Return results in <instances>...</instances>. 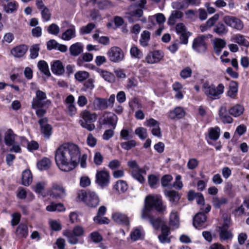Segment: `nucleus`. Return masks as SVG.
<instances>
[{
	"mask_svg": "<svg viewBox=\"0 0 249 249\" xmlns=\"http://www.w3.org/2000/svg\"><path fill=\"white\" fill-rule=\"evenodd\" d=\"M87 155L80 157L79 147L72 143H65L59 146L55 152V161L62 171L69 172L74 169L80 162V166H87Z\"/></svg>",
	"mask_w": 249,
	"mask_h": 249,
	"instance_id": "f257e3e1",
	"label": "nucleus"
},
{
	"mask_svg": "<svg viewBox=\"0 0 249 249\" xmlns=\"http://www.w3.org/2000/svg\"><path fill=\"white\" fill-rule=\"evenodd\" d=\"M160 213H163L165 211L166 207L162 205L161 197L160 196H149L145 198V207L142 213V218L143 219H148L155 230H158L162 225H166L164 221L160 218L154 217L150 213V211L153 208Z\"/></svg>",
	"mask_w": 249,
	"mask_h": 249,
	"instance_id": "f03ea898",
	"label": "nucleus"
},
{
	"mask_svg": "<svg viewBox=\"0 0 249 249\" xmlns=\"http://www.w3.org/2000/svg\"><path fill=\"white\" fill-rule=\"evenodd\" d=\"M146 3V0H141L129 7L128 11L125 13V18L129 22L133 23L139 21L142 23L146 22V18L143 17L142 10Z\"/></svg>",
	"mask_w": 249,
	"mask_h": 249,
	"instance_id": "7ed1b4c3",
	"label": "nucleus"
},
{
	"mask_svg": "<svg viewBox=\"0 0 249 249\" xmlns=\"http://www.w3.org/2000/svg\"><path fill=\"white\" fill-rule=\"evenodd\" d=\"M224 86L220 83L217 87L213 84L205 82L202 85V90L205 94L212 100H216L220 98L224 93Z\"/></svg>",
	"mask_w": 249,
	"mask_h": 249,
	"instance_id": "20e7f679",
	"label": "nucleus"
},
{
	"mask_svg": "<svg viewBox=\"0 0 249 249\" xmlns=\"http://www.w3.org/2000/svg\"><path fill=\"white\" fill-rule=\"evenodd\" d=\"M77 197L90 207H96L99 203V198L93 192L81 191L78 193Z\"/></svg>",
	"mask_w": 249,
	"mask_h": 249,
	"instance_id": "39448f33",
	"label": "nucleus"
},
{
	"mask_svg": "<svg viewBox=\"0 0 249 249\" xmlns=\"http://www.w3.org/2000/svg\"><path fill=\"white\" fill-rule=\"evenodd\" d=\"M80 115L83 119L79 121L81 126L89 131L94 130L95 126L92 123L96 120L97 114L95 113H91L89 111L85 110L81 112Z\"/></svg>",
	"mask_w": 249,
	"mask_h": 249,
	"instance_id": "423d86ee",
	"label": "nucleus"
},
{
	"mask_svg": "<svg viewBox=\"0 0 249 249\" xmlns=\"http://www.w3.org/2000/svg\"><path fill=\"white\" fill-rule=\"evenodd\" d=\"M212 37V35L211 34L197 36L193 40L192 49L197 53H204L207 49V44L205 41Z\"/></svg>",
	"mask_w": 249,
	"mask_h": 249,
	"instance_id": "0eeeda50",
	"label": "nucleus"
},
{
	"mask_svg": "<svg viewBox=\"0 0 249 249\" xmlns=\"http://www.w3.org/2000/svg\"><path fill=\"white\" fill-rule=\"evenodd\" d=\"M47 196L53 199H62L66 196V192L63 186L56 183H53L47 192Z\"/></svg>",
	"mask_w": 249,
	"mask_h": 249,
	"instance_id": "6e6552de",
	"label": "nucleus"
},
{
	"mask_svg": "<svg viewBox=\"0 0 249 249\" xmlns=\"http://www.w3.org/2000/svg\"><path fill=\"white\" fill-rule=\"evenodd\" d=\"M211 209V207L209 204H207L205 208H200V212L196 213L194 217L193 225L196 228L198 229L202 228L207 219L205 213H208Z\"/></svg>",
	"mask_w": 249,
	"mask_h": 249,
	"instance_id": "1a4fd4ad",
	"label": "nucleus"
},
{
	"mask_svg": "<svg viewBox=\"0 0 249 249\" xmlns=\"http://www.w3.org/2000/svg\"><path fill=\"white\" fill-rule=\"evenodd\" d=\"M109 60L114 63H118L124 59V53L123 50L119 47H111L107 53Z\"/></svg>",
	"mask_w": 249,
	"mask_h": 249,
	"instance_id": "9d476101",
	"label": "nucleus"
},
{
	"mask_svg": "<svg viewBox=\"0 0 249 249\" xmlns=\"http://www.w3.org/2000/svg\"><path fill=\"white\" fill-rule=\"evenodd\" d=\"M46 93L40 90H37L36 92V96L32 102V107H46L49 106L51 104V100L46 99Z\"/></svg>",
	"mask_w": 249,
	"mask_h": 249,
	"instance_id": "9b49d317",
	"label": "nucleus"
},
{
	"mask_svg": "<svg viewBox=\"0 0 249 249\" xmlns=\"http://www.w3.org/2000/svg\"><path fill=\"white\" fill-rule=\"evenodd\" d=\"M118 118L113 113L104 112L102 117L99 119V122L102 124H109L115 128L117 123Z\"/></svg>",
	"mask_w": 249,
	"mask_h": 249,
	"instance_id": "f8f14e48",
	"label": "nucleus"
},
{
	"mask_svg": "<svg viewBox=\"0 0 249 249\" xmlns=\"http://www.w3.org/2000/svg\"><path fill=\"white\" fill-rule=\"evenodd\" d=\"M223 20L227 25L237 30H241L244 27L243 22L235 17L225 16Z\"/></svg>",
	"mask_w": 249,
	"mask_h": 249,
	"instance_id": "ddd939ff",
	"label": "nucleus"
},
{
	"mask_svg": "<svg viewBox=\"0 0 249 249\" xmlns=\"http://www.w3.org/2000/svg\"><path fill=\"white\" fill-rule=\"evenodd\" d=\"M96 183L102 187L108 185L109 182V174L104 170L97 171L96 174Z\"/></svg>",
	"mask_w": 249,
	"mask_h": 249,
	"instance_id": "4468645a",
	"label": "nucleus"
},
{
	"mask_svg": "<svg viewBox=\"0 0 249 249\" xmlns=\"http://www.w3.org/2000/svg\"><path fill=\"white\" fill-rule=\"evenodd\" d=\"M163 53L162 52L157 50L150 52L145 58V61L148 64H154L160 62L163 58Z\"/></svg>",
	"mask_w": 249,
	"mask_h": 249,
	"instance_id": "2eb2a0df",
	"label": "nucleus"
},
{
	"mask_svg": "<svg viewBox=\"0 0 249 249\" xmlns=\"http://www.w3.org/2000/svg\"><path fill=\"white\" fill-rule=\"evenodd\" d=\"M112 218L116 223L124 226H129L130 222L128 217L121 212H115L112 214Z\"/></svg>",
	"mask_w": 249,
	"mask_h": 249,
	"instance_id": "dca6fc26",
	"label": "nucleus"
},
{
	"mask_svg": "<svg viewBox=\"0 0 249 249\" xmlns=\"http://www.w3.org/2000/svg\"><path fill=\"white\" fill-rule=\"evenodd\" d=\"M66 105L67 111L69 115L71 116H74L77 111V109L74 105V98L73 95H69L64 101Z\"/></svg>",
	"mask_w": 249,
	"mask_h": 249,
	"instance_id": "f3484780",
	"label": "nucleus"
},
{
	"mask_svg": "<svg viewBox=\"0 0 249 249\" xmlns=\"http://www.w3.org/2000/svg\"><path fill=\"white\" fill-rule=\"evenodd\" d=\"M48 119L47 118H43L39 121V124L41 126V132L44 137L49 138L52 134V127L51 125L48 124Z\"/></svg>",
	"mask_w": 249,
	"mask_h": 249,
	"instance_id": "a211bd4d",
	"label": "nucleus"
},
{
	"mask_svg": "<svg viewBox=\"0 0 249 249\" xmlns=\"http://www.w3.org/2000/svg\"><path fill=\"white\" fill-rule=\"evenodd\" d=\"M170 233V229L167 225H162L161 233L158 236L159 239L161 243H170V238L168 237Z\"/></svg>",
	"mask_w": 249,
	"mask_h": 249,
	"instance_id": "6ab92c4d",
	"label": "nucleus"
},
{
	"mask_svg": "<svg viewBox=\"0 0 249 249\" xmlns=\"http://www.w3.org/2000/svg\"><path fill=\"white\" fill-rule=\"evenodd\" d=\"M219 116L224 124H231L232 122V118L228 114L227 110L225 106H221L219 110Z\"/></svg>",
	"mask_w": 249,
	"mask_h": 249,
	"instance_id": "aec40b11",
	"label": "nucleus"
},
{
	"mask_svg": "<svg viewBox=\"0 0 249 249\" xmlns=\"http://www.w3.org/2000/svg\"><path fill=\"white\" fill-rule=\"evenodd\" d=\"M51 70L54 74L57 75H61L65 71L64 67L60 60H56L52 64Z\"/></svg>",
	"mask_w": 249,
	"mask_h": 249,
	"instance_id": "412c9836",
	"label": "nucleus"
},
{
	"mask_svg": "<svg viewBox=\"0 0 249 249\" xmlns=\"http://www.w3.org/2000/svg\"><path fill=\"white\" fill-rule=\"evenodd\" d=\"M164 194L169 198L170 202L174 205H176L180 198L179 193L174 190H165Z\"/></svg>",
	"mask_w": 249,
	"mask_h": 249,
	"instance_id": "4be33fe9",
	"label": "nucleus"
},
{
	"mask_svg": "<svg viewBox=\"0 0 249 249\" xmlns=\"http://www.w3.org/2000/svg\"><path fill=\"white\" fill-rule=\"evenodd\" d=\"M28 50L27 46L24 45L17 46L11 50V53L15 57L23 56Z\"/></svg>",
	"mask_w": 249,
	"mask_h": 249,
	"instance_id": "5701e85b",
	"label": "nucleus"
},
{
	"mask_svg": "<svg viewBox=\"0 0 249 249\" xmlns=\"http://www.w3.org/2000/svg\"><path fill=\"white\" fill-rule=\"evenodd\" d=\"M83 45L80 42L72 44L69 48L70 54L73 56L79 55L83 51Z\"/></svg>",
	"mask_w": 249,
	"mask_h": 249,
	"instance_id": "b1692460",
	"label": "nucleus"
},
{
	"mask_svg": "<svg viewBox=\"0 0 249 249\" xmlns=\"http://www.w3.org/2000/svg\"><path fill=\"white\" fill-rule=\"evenodd\" d=\"M226 45V41L221 38H217L213 40V49L215 53L219 55L221 50Z\"/></svg>",
	"mask_w": 249,
	"mask_h": 249,
	"instance_id": "393cba45",
	"label": "nucleus"
},
{
	"mask_svg": "<svg viewBox=\"0 0 249 249\" xmlns=\"http://www.w3.org/2000/svg\"><path fill=\"white\" fill-rule=\"evenodd\" d=\"M70 28L67 29L61 36V38L64 40H70L76 36V30L75 26L73 25H70Z\"/></svg>",
	"mask_w": 249,
	"mask_h": 249,
	"instance_id": "a878e982",
	"label": "nucleus"
},
{
	"mask_svg": "<svg viewBox=\"0 0 249 249\" xmlns=\"http://www.w3.org/2000/svg\"><path fill=\"white\" fill-rule=\"evenodd\" d=\"M185 115V111L182 107H177L174 110L170 112L169 117L171 119L176 118L180 119L184 117Z\"/></svg>",
	"mask_w": 249,
	"mask_h": 249,
	"instance_id": "bb28decb",
	"label": "nucleus"
},
{
	"mask_svg": "<svg viewBox=\"0 0 249 249\" xmlns=\"http://www.w3.org/2000/svg\"><path fill=\"white\" fill-rule=\"evenodd\" d=\"M232 40L240 45L244 46L246 47L249 46V41L242 35L237 34L234 35L232 37Z\"/></svg>",
	"mask_w": 249,
	"mask_h": 249,
	"instance_id": "cd10ccee",
	"label": "nucleus"
},
{
	"mask_svg": "<svg viewBox=\"0 0 249 249\" xmlns=\"http://www.w3.org/2000/svg\"><path fill=\"white\" fill-rule=\"evenodd\" d=\"M220 129L218 126L210 128L208 130V136L210 139L216 141L220 135Z\"/></svg>",
	"mask_w": 249,
	"mask_h": 249,
	"instance_id": "c85d7f7f",
	"label": "nucleus"
},
{
	"mask_svg": "<svg viewBox=\"0 0 249 249\" xmlns=\"http://www.w3.org/2000/svg\"><path fill=\"white\" fill-rule=\"evenodd\" d=\"M150 33L146 30L143 31L141 35L140 43L142 47H146L149 44L150 39Z\"/></svg>",
	"mask_w": 249,
	"mask_h": 249,
	"instance_id": "c756f323",
	"label": "nucleus"
},
{
	"mask_svg": "<svg viewBox=\"0 0 249 249\" xmlns=\"http://www.w3.org/2000/svg\"><path fill=\"white\" fill-rule=\"evenodd\" d=\"M18 7V3L16 1L9 2L3 5V9L7 13H13L16 12Z\"/></svg>",
	"mask_w": 249,
	"mask_h": 249,
	"instance_id": "7c9ffc66",
	"label": "nucleus"
},
{
	"mask_svg": "<svg viewBox=\"0 0 249 249\" xmlns=\"http://www.w3.org/2000/svg\"><path fill=\"white\" fill-rule=\"evenodd\" d=\"M51 162L49 159L44 158L37 163V168L41 171L46 170L50 168Z\"/></svg>",
	"mask_w": 249,
	"mask_h": 249,
	"instance_id": "2f4dec72",
	"label": "nucleus"
},
{
	"mask_svg": "<svg viewBox=\"0 0 249 249\" xmlns=\"http://www.w3.org/2000/svg\"><path fill=\"white\" fill-rule=\"evenodd\" d=\"M15 134L11 129L8 130L4 135L5 143L7 146L12 145L15 142Z\"/></svg>",
	"mask_w": 249,
	"mask_h": 249,
	"instance_id": "473e14b6",
	"label": "nucleus"
},
{
	"mask_svg": "<svg viewBox=\"0 0 249 249\" xmlns=\"http://www.w3.org/2000/svg\"><path fill=\"white\" fill-rule=\"evenodd\" d=\"M182 16V12L178 10L173 11L168 18V24L170 25H174L176 21V19L180 18Z\"/></svg>",
	"mask_w": 249,
	"mask_h": 249,
	"instance_id": "72a5a7b5",
	"label": "nucleus"
},
{
	"mask_svg": "<svg viewBox=\"0 0 249 249\" xmlns=\"http://www.w3.org/2000/svg\"><path fill=\"white\" fill-rule=\"evenodd\" d=\"M149 20L153 24H154V21L156 20L158 24H159L160 25H161L165 22L166 18L163 14L158 13L153 16L149 17Z\"/></svg>",
	"mask_w": 249,
	"mask_h": 249,
	"instance_id": "f704fd0d",
	"label": "nucleus"
},
{
	"mask_svg": "<svg viewBox=\"0 0 249 249\" xmlns=\"http://www.w3.org/2000/svg\"><path fill=\"white\" fill-rule=\"evenodd\" d=\"M213 32L219 36H222L227 34L228 29L224 23L218 22L214 26Z\"/></svg>",
	"mask_w": 249,
	"mask_h": 249,
	"instance_id": "c9c22d12",
	"label": "nucleus"
},
{
	"mask_svg": "<svg viewBox=\"0 0 249 249\" xmlns=\"http://www.w3.org/2000/svg\"><path fill=\"white\" fill-rule=\"evenodd\" d=\"M37 67L39 70L45 75L48 77L51 76V74L49 69L48 64L44 60H40L38 62Z\"/></svg>",
	"mask_w": 249,
	"mask_h": 249,
	"instance_id": "e433bc0d",
	"label": "nucleus"
},
{
	"mask_svg": "<svg viewBox=\"0 0 249 249\" xmlns=\"http://www.w3.org/2000/svg\"><path fill=\"white\" fill-rule=\"evenodd\" d=\"M244 108L242 106L236 105L231 107L229 112L234 117H238L241 115L244 112Z\"/></svg>",
	"mask_w": 249,
	"mask_h": 249,
	"instance_id": "4c0bfd02",
	"label": "nucleus"
},
{
	"mask_svg": "<svg viewBox=\"0 0 249 249\" xmlns=\"http://www.w3.org/2000/svg\"><path fill=\"white\" fill-rule=\"evenodd\" d=\"M212 203L215 208L219 209L221 206L228 203V199L227 198L224 197L219 198L215 196L213 198Z\"/></svg>",
	"mask_w": 249,
	"mask_h": 249,
	"instance_id": "58836bf2",
	"label": "nucleus"
},
{
	"mask_svg": "<svg viewBox=\"0 0 249 249\" xmlns=\"http://www.w3.org/2000/svg\"><path fill=\"white\" fill-rule=\"evenodd\" d=\"M238 91V84L236 82L232 81L230 83L229 90L227 92L228 95L232 98H234Z\"/></svg>",
	"mask_w": 249,
	"mask_h": 249,
	"instance_id": "ea45409f",
	"label": "nucleus"
},
{
	"mask_svg": "<svg viewBox=\"0 0 249 249\" xmlns=\"http://www.w3.org/2000/svg\"><path fill=\"white\" fill-rule=\"evenodd\" d=\"M113 188L119 193L125 192L128 188L126 182L122 180L117 181Z\"/></svg>",
	"mask_w": 249,
	"mask_h": 249,
	"instance_id": "a19ab883",
	"label": "nucleus"
},
{
	"mask_svg": "<svg viewBox=\"0 0 249 249\" xmlns=\"http://www.w3.org/2000/svg\"><path fill=\"white\" fill-rule=\"evenodd\" d=\"M143 173L146 174V172L142 168L136 170H132V171L133 177L141 183H143L144 181V178L142 176V174Z\"/></svg>",
	"mask_w": 249,
	"mask_h": 249,
	"instance_id": "79ce46f5",
	"label": "nucleus"
},
{
	"mask_svg": "<svg viewBox=\"0 0 249 249\" xmlns=\"http://www.w3.org/2000/svg\"><path fill=\"white\" fill-rule=\"evenodd\" d=\"M170 224L175 228H178L179 225V217L175 211H172L170 216Z\"/></svg>",
	"mask_w": 249,
	"mask_h": 249,
	"instance_id": "37998d69",
	"label": "nucleus"
},
{
	"mask_svg": "<svg viewBox=\"0 0 249 249\" xmlns=\"http://www.w3.org/2000/svg\"><path fill=\"white\" fill-rule=\"evenodd\" d=\"M143 235V232L141 228H137L134 229L130 233V238L133 241L140 239Z\"/></svg>",
	"mask_w": 249,
	"mask_h": 249,
	"instance_id": "c03bdc74",
	"label": "nucleus"
},
{
	"mask_svg": "<svg viewBox=\"0 0 249 249\" xmlns=\"http://www.w3.org/2000/svg\"><path fill=\"white\" fill-rule=\"evenodd\" d=\"M98 72L100 73L102 77L107 81L109 83H112L115 81V76L114 74L106 71L100 70Z\"/></svg>",
	"mask_w": 249,
	"mask_h": 249,
	"instance_id": "a18cd8bd",
	"label": "nucleus"
},
{
	"mask_svg": "<svg viewBox=\"0 0 249 249\" xmlns=\"http://www.w3.org/2000/svg\"><path fill=\"white\" fill-rule=\"evenodd\" d=\"M31 173L29 169L23 171L22 174V184L24 186H28L30 183Z\"/></svg>",
	"mask_w": 249,
	"mask_h": 249,
	"instance_id": "49530a36",
	"label": "nucleus"
},
{
	"mask_svg": "<svg viewBox=\"0 0 249 249\" xmlns=\"http://www.w3.org/2000/svg\"><path fill=\"white\" fill-rule=\"evenodd\" d=\"M28 233V229L26 225L21 224L17 228L16 234L19 237H25Z\"/></svg>",
	"mask_w": 249,
	"mask_h": 249,
	"instance_id": "de8ad7c7",
	"label": "nucleus"
},
{
	"mask_svg": "<svg viewBox=\"0 0 249 249\" xmlns=\"http://www.w3.org/2000/svg\"><path fill=\"white\" fill-rule=\"evenodd\" d=\"M95 27V24L93 23H89L87 25L81 27L79 29L80 34L81 35L89 34Z\"/></svg>",
	"mask_w": 249,
	"mask_h": 249,
	"instance_id": "09e8293b",
	"label": "nucleus"
},
{
	"mask_svg": "<svg viewBox=\"0 0 249 249\" xmlns=\"http://www.w3.org/2000/svg\"><path fill=\"white\" fill-rule=\"evenodd\" d=\"M96 105L97 108L100 110H105L109 107L107 100L106 98H97L96 99Z\"/></svg>",
	"mask_w": 249,
	"mask_h": 249,
	"instance_id": "8fccbe9b",
	"label": "nucleus"
},
{
	"mask_svg": "<svg viewBox=\"0 0 249 249\" xmlns=\"http://www.w3.org/2000/svg\"><path fill=\"white\" fill-rule=\"evenodd\" d=\"M64 235L68 239V242L70 244L75 245L78 243V239L77 236H74L70 231H66L64 232Z\"/></svg>",
	"mask_w": 249,
	"mask_h": 249,
	"instance_id": "3c124183",
	"label": "nucleus"
},
{
	"mask_svg": "<svg viewBox=\"0 0 249 249\" xmlns=\"http://www.w3.org/2000/svg\"><path fill=\"white\" fill-rule=\"evenodd\" d=\"M47 184V182L46 181H39L35 186L34 190L36 193L39 195H42L43 191L44 190Z\"/></svg>",
	"mask_w": 249,
	"mask_h": 249,
	"instance_id": "603ef678",
	"label": "nucleus"
},
{
	"mask_svg": "<svg viewBox=\"0 0 249 249\" xmlns=\"http://www.w3.org/2000/svg\"><path fill=\"white\" fill-rule=\"evenodd\" d=\"M93 59V55L89 53L83 54L82 58H78L77 60V65L81 66L83 62H90Z\"/></svg>",
	"mask_w": 249,
	"mask_h": 249,
	"instance_id": "864d4df0",
	"label": "nucleus"
},
{
	"mask_svg": "<svg viewBox=\"0 0 249 249\" xmlns=\"http://www.w3.org/2000/svg\"><path fill=\"white\" fill-rule=\"evenodd\" d=\"M64 209V206L61 203H52L46 207V210L49 212L62 211Z\"/></svg>",
	"mask_w": 249,
	"mask_h": 249,
	"instance_id": "5fc2aeb1",
	"label": "nucleus"
},
{
	"mask_svg": "<svg viewBox=\"0 0 249 249\" xmlns=\"http://www.w3.org/2000/svg\"><path fill=\"white\" fill-rule=\"evenodd\" d=\"M200 3V0H183L182 4L179 7L178 9H183L188 7L189 5L197 6Z\"/></svg>",
	"mask_w": 249,
	"mask_h": 249,
	"instance_id": "6e6d98bb",
	"label": "nucleus"
},
{
	"mask_svg": "<svg viewBox=\"0 0 249 249\" xmlns=\"http://www.w3.org/2000/svg\"><path fill=\"white\" fill-rule=\"evenodd\" d=\"M130 53L132 57L138 59L141 58L143 55L142 52L135 46L131 48Z\"/></svg>",
	"mask_w": 249,
	"mask_h": 249,
	"instance_id": "4d7b16f0",
	"label": "nucleus"
},
{
	"mask_svg": "<svg viewBox=\"0 0 249 249\" xmlns=\"http://www.w3.org/2000/svg\"><path fill=\"white\" fill-rule=\"evenodd\" d=\"M74 76L77 80L82 82L89 77V73L86 71H79L75 74Z\"/></svg>",
	"mask_w": 249,
	"mask_h": 249,
	"instance_id": "13d9d810",
	"label": "nucleus"
},
{
	"mask_svg": "<svg viewBox=\"0 0 249 249\" xmlns=\"http://www.w3.org/2000/svg\"><path fill=\"white\" fill-rule=\"evenodd\" d=\"M135 134L142 140H144L147 136V130L142 127L137 128L135 130Z\"/></svg>",
	"mask_w": 249,
	"mask_h": 249,
	"instance_id": "bf43d9fd",
	"label": "nucleus"
},
{
	"mask_svg": "<svg viewBox=\"0 0 249 249\" xmlns=\"http://www.w3.org/2000/svg\"><path fill=\"white\" fill-rule=\"evenodd\" d=\"M47 31L50 34L57 35L59 33L60 28L56 24L52 23L48 26Z\"/></svg>",
	"mask_w": 249,
	"mask_h": 249,
	"instance_id": "052dcab7",
	"label": "nucleus"
},
{
	"mask_svg": "<svg viewBox=\"0 0 249 249\" xmlns=\"http://www.w3.org/2000/svg\"><path fill=\"white\" fill-rule=\"evenodd\" d=\"M136 145V142L134 140H130L126 142H122L121 146L122 148L129 150Z\"/></svg>",
	"mask_w": 249,
	"mask_h": 249,
	"instance_id": "680f3d73",
	"label": "nucleus"
},
{
	"mask_svg": "<svg viewBox=\"0 0 249 249\" xmlns=\"http://www.w3.org/2000/svg\"><path fill=\"white\" fill-rule=\"evenodd\" d=\"M192 73V71L191 69L187 67L184 69H182L180 72V76L184 79L188 78L191 76Z\"/></svg>",
	"mask_w": 249,
	"mask_h": 249,
	"instance_id": "e2e57ef3",
	"label": "nucleus"
},
{
	"mask_svg": "<svg viewBox=\"0 0 249 249\" xmlns=\"http://www.w3.org/2000/svg\"><path fill=\"white\" fill-rule=\"evenodd\" d=\"M220 237L223 240H227L232 237V233L228 229H220Z\"/></svg>",
	"mask_w": 249,
	"mask_h": 249,
	"instance_id": "0e129e2a",
	"label": "nucleus"
},
{
	"mask_svg": "<svg viewBox=\"0 0 249 249\" xmlns=\"http://www.w3.org/2000/svg\"><path fill=\"white\" fill-rule=\"evenodd\" d=\"M98 5L99 9L104 10L112 7L113 4L109 0H104L98 2Z\"/></svg>",
	"mask_w": 249,
	"mask_h": 249,
	"instance_id": "69168bd1",
	"label": "nucleus"
},
{
	"mask_svg": "<svg viewBox=\"0 0 249 249\" xmlns=\"http://www.w3.org/2000/svg\"><path fill=\"white\" fill-rule=\"evenodd\" d=\"M41 17L44 21H49L51 17V14L49 9L46 7V8L40 10Z\"/></svg>",
	"mask_w": 249,
	"mask_h": 249,
	"instance_id": "338daca9",
	"label": "nucleus"
},
{
	"mask_svg": "<svg viewBox=\"0 0 249 249\" xmlns=\"http://www.w3.org/2000/svg\"><path fill=\"white\" fill-rule=\"evenodd\" d=\"M191 35V34L188 31L178 35L179 36L180 43L187 44L188 42V38Z\"/></svg>",
	"mask_w": 249,
	"mask_h": 249,
	"instance_id": "774afa93",
	"label": "nucleus"
}]
</instances>
